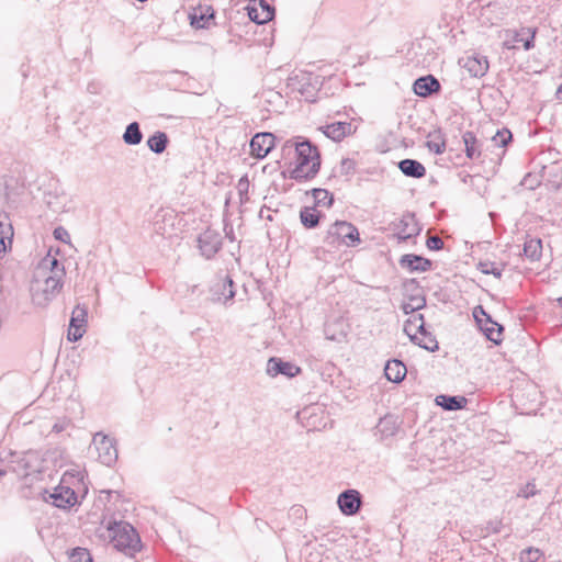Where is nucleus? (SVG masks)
<instances>
[{
    "instance_id": "dca6fc26",
    "label": "nucleus",
    "mask_w": 562,
    "mask_h": 562,
    "mask_svg": "<svg viewBox=\"0 0 562 562\" xmlns=\"http://www.w3.org/2000/svg\"><path fill=\"white\" fill-rule=\"evenodd\" d=\"M440 89L439 80L432 75L422 76L413 83L414 93L422 98H428L434 93H438Z\"/></svg>"
},
{
    "instance_id": "5fc2aeb1",
    "label": "nucleus",
    "mask_w": 562,
    "mask_h": 562,
    "mask_svg": "<svg viewBox=\"0 0 562 562\" xmlns=\"http://www.w3.org/2000/svg\"><path fill=\"white\" fill-rule=\"evenodd\" d=\"M224 231L226 233V236L231 239V240H234V235H233V227H229L227 225H225L224 227Z\"/></svg>"
},
{
    "instance_id": "13d9d810",
    "label": "nucleus",
    "mask_w": 562,
    "mask_h": 562,
    "mask_svg": "<svg viewBox=\"0 0 562 562\" xmlns=\"http://www.w3.org/2000/svg\"><path fill=\"white\" fill-rule=\"evenodd\" d=\"M88 91H89V92H95V91H94V87H92V85H89V86H88Z\"/></svg>"
},
{
    "instance_id": "8fccbe9b",
    "label": "nucleus",
    "mask_w": 562,
    "mask_h": 562,
    "mask_svg": "<svg viewBox=\"0 0 562 562\" xmlns=\"http://www.w3.org/2000/svg\"><path fill=\"white\" fill-rule=\"evenodd\" d=\"M503 527L502 520L495 519L491 520L486 525V531L487 533H498L501 532Z\"/></svg>"
},
{
    "instance_id": "4c0bfd02",
    "label": "nucleus",
    "mask_w": 562,
    "mask_h": 562,
    "mask_svg": "<svg viewBox=\"0 0 562 562\" xmlns=\"http://www.w3.org/2000/svg\"><path fill=\"white\" fill-rule=\"evenodd\" d=\"M477 269L484 274H493L497 279L502 278L503 268L499 267L496 262L490 260L480 261Z\"/></svg>"
},
{
    "instance_id": "bb28decb",
    "label": "nucleus",
    "mask_w": 562,
    "mask_h": 562,
    "mask_svg": "<svg viewBox=\"0 0 562 562\" xmlns=\"http://www.w3.org/2000/svg\"><path fill=\"white\" fill-rule=\"evenodd\" d=\"M436 404L445 411H459L465 407L468 400L461 395H438Z\"/></svg>"
},
{
    "instance_id": "f3484780",
    "label": "nucleus",
    "mask_w": 562,
    "mask_h": 562,
    "mask_svg": "<svg viewBox=\"0 0 562 562\" xmlns=\"http://www.w3.org/2000/svg\"><path fill=\"white\" fill-rule=\"evenodd\" d=\"M87 311L85 308L77 307L72 312V316L70 318V325L68 329V339L70 341H78L82 338L86 333V324H87Z\"/></svg>"
},
{
    "instance_id": "9d476101",
    "label": "nucleus",
    "mask_w": 562,
    "mask_h": 562,
    "mask_svg": "<svg viewBox=\"0 0 562 562\" xmlns=\"http://www.w3.org/2000/svg\"><path fill=\"white\" fill-rule=\"evenodd\" d=\"M276 136L270 132H260L250 139V154L257 159L265 158L274 147Z\"/></svg>"
},
{
    "instance_id": "69168bd1",
    "label": "nucleus",
    "mask_w": 562,
    "mask_h": 562,
    "mask_svg": "<svg viewBox=\"0 0 562 562\" xmlns=\"http://www.w3.org/2000/svg\"><path fill=\"white\" fill-rule=\"evenodd\" d=\"M4 475V471H0V476Z\"/></svg>"
},
{
    "instance_id": "7ed1b4c3",
    "label": "nucleus",
    "mask_w": 562,
    "mask_h": 562,
    "mask_svg": "<svg viewBox=\"0 0 562 562\" xmlns=\"http://www.w3.org/2000/svg\"><path fill=\"white\" fill-rule=\"evenodd\" d=\"M111 544L125 555L133 557L140 551L142 542L136 529L126 521L113 522L109 526Z\"/></svg>"
},
{
    "instance_id": "4d7b16f0",
    "label": "nucleus",
    "mask_w": 562,
    "mask_h": 562,
    "mask_svg": "<svg viewBox=\"0 0 562 562\" xmlns=\"http://www.w3.org/2000/svg\"><path fill=\"white\" fill-rule=\"evenodd\" d=\"M303 510H304V509H303V507H296V508H294V513H295V514H301Z\"/></svg>"
},
{
    "instance_id": "7c9ffc66",
    "label": "nucleus",
    "mask_w": 562,
    "mask_h": 562,
    "mask_svg": "<svg viewBox=\"0 0 562 562\" xmlns=\"http://www.w3.org/2000/svg\"><path fill=\"white\" fill-rule=\"evenodd\" d=\"M169 144L168 135L165 132L156 131L147 139L148 148L157 155L162 154Z\"/></svg>"
},
{
    "instance_id": "4468645a",
    "label": "nucleus",
    "mask_w": 562,
    "mask_h": 562,
    "mask_svg": "<svg viewBox=\"0 0 562 562\" xmlns=\"http://www.w3.org/2000/svg\"><path fill=\"white\" fill-rule=\"evenodd\" d=\"M266 371L270 376L282 374L288 378H294L301 372V368L292 362L283 361L280 358L272 357L268 360Z\"/></svg>"
},
{
    "instance_id": "c9c22d12",
    "label": "nucleus",
    "mask_w": 562,
    "mask_h": 562,
    "mask_svg": "<svg viewBox=\"0 0 562 562\" xmlns=\"http://www.w3.org/2000/svg\"><path fill=\"white\" fill-rule=\"evenodd\" d=\"M314 198V206H323L329 209L334 203V194L326 189L315 188L311 191Z\"/></svg>"
},
{
    "instance_id": "c03bdc74",
    "label": "nucleus",
    "mask_w": 562,
    "mask_h": 562,
    "mask_svg": "<svg viewBox=\"0 0 562 562\" xmlns=\"http://www.w3.org/2000/svg\"><path fill=\"white\" fill-rule=\"evenodd\" d=\"M427 147L430 151L440 155L446 150V142L441 139L440 134L438 135V139H432L427 142Z\"/></svg>"
},
{
    "instance_id": "680f3d73",
    "label": "nucleus",
    "mask_w": 562,
    "mask_h": 562,
    "mask_svg": "<svg viewBox=\"0 0 562 562\" xmlns=\"http://www.w3.org/2000/svg\"><path fill=\"white\" fill-rule=\"evenodd\" d=\"M259 216H260L261 218H262V217H265V215H263V210H260V212H259Z\"/></svg>"
},
{
    "instance_id": "a18cd8bd",
    "label": "nucleus",
    "mask_w": 562,
    "mask_h": 562,
    "mask_svg": "<svg viewBox=\"0 0 562 562\" xmlns=\"http://www.w3.org/2000/svg\"><path fill=\"white\" fill-rule=\"evenodd\" d=\"M538 493L536 488V484L532 482H528L524 487L518 492L519 497L529 498L535 496Z\"/></svg>"
},
{
    "instance_id": "f257e3e1",
    "label": "nucleus",
    "mask_w": 562,
    "mask_h": 562,
    "mask_svg": "<svg viewBox=\"0 0 562 562\" xmlns=\"http://www.w3.org/2000/svg\"><path fill=\"white\" fill-rule=\"evenodd\" d=\"M64 277L65 268L58 259L54 257L44 259L31 285L33 303L44 306L52 301L60 292Z\"/></svg>"
},
{
    "instance_id": "49530a36",
    "label": "nucleus",
    "mask_w": 562,
    "mask_h": 562,
    "mask_svg": "<svg viewBox=\"0 0 562 562\" xmlns=\"http://www.w3.org/2000/svg\"><path fill=\"white\" fill-rule=\"evenodd\" d=\"M71 426L70 419L64 417L57 419V422L53 425L52 431L55 434H60L65 430H67Z\"/></svg>"
},
{
    "instance_id": "ea45409f",
    "label": "nucleus",
    "mask_w": 562,
    "mask_h": 562,
    "mask_svg": "<svg viewBox=\"0 0 562 562\" xmlns=\"http://www.w3.org/2000/svg\"><path fill=\"white\" fill-rule=\"evenodd\" d=\"M70 562H92L90 552L85 548H76L69 557Z\"/></svg>"
},
{
    "instance_id": "393cba45",
    "label": "nucleus",
    "mask_w": 562,
    "mask_h": 562,
    "mask_svg": "<svg viewBox=\"0 0 562 562\" xmlns=\"http://www.w3.org/2000/svg\"><path fill=\"white\" fill-rule=\"evenodd\" d=\"M406 366L397 359L389 360L384 367V374L386 379L394 383H400L406 376Z\"/></svg>"
},
{
    "instance_id": "c85d7f7f",
    "label": "nucleus",
    "mask_w": 562,
    "mask_h": 562,
    "mask_svg": "<svg viewBox=\"0 0 562 562\" xmlns=\"http://www.w3.org/2000/svg\"><path fill=\"white\" fill-rule=\"evenodd\" d=\"M462 139L465 147V156L470 159L479 158L481 156V143L475 134L471 131H467L462 135Z\"/></svg>"
},
{
    "instance_id": "c756f323",
    "label": "nucleus",
    "mask_w": 562,
    "mask_h": 562,
    "mask_svg": "<svg viewBox=\"0 0 562 562\" xmlns=\"http://www.w3.org/2000/svg\"><path fill=\"white\" fill-rule=\"evenodd\" d=\"M323 214L318 212L315 206H304L300 211V220L305 228H315Z\"/></svg>"
},
{
    "instance_id": "a878e982",
    "label": "nucleus",
    "mask_w": 562,
    "mask_h": 562,
    "mask_svg": "<svg viewBox=\"0 0 562 562\" xmlns=\"http://www.w3.org/2000/svg\"><path fill=\"white\" fill-rule=\"evenodd\" d=\"M13 227L7 216L0 215V257L11 248Z\"/></svg>"
},
{
    "instance_id": "9b49d317",
    "label": "nucleus",
    "mask_w": 562,
    "mask_h": 562,
    "mask_svg": "<svg viewBox=\"0 0 562 562\" xmlns=\"http://www.w3.org/2000/svg\"><path fill=\"white\" fill-rule=\"evenodd\" d=\"M249 19L257 24H265L274 16V8L267 0H250L248 7Z\"/></svg>"
},
{
    "instance_id": "864d4df0",
    "label": "nucleus",
    "mask_w": 562,
    "mask_h": 562,
    "mask_svg": "<svg viewBox=\"0 0 562 562\" xmlns=\"http://www.w3.org/2000/svg\"><path fill=\"white\" fill-rule=\"evenodd\" d=\"M248 187H249L248 180L246 178H241L238 182V190H239L240 196H243L244 194H247ZM240 199L243 200V198H240Z\"/></svg>"
},
{
    "instance_id": "37998d69",
    "label": "nucleus",
    "mask_w": 562,
    "mask_h": 562,
    "mask_svg": "<svg viewBox=\"0 0 562 562\" xmlns=\"http://www.w3.org/2000/svg\"><path fill=\"white\" fill-rule=\"evenodd\" d=\"M356 171V161L350 159V158H344L341 161H340V166H339V173L341 176H346V177H349V176H352Z\"/></svg>"
},
{
    "instance_id": "052dcab7",
    "label": "nucleus",
    "mask_w": 562,
    "mask_h": 562,
    "mask_svg": "<svg viewBox=\"0 0 562 562\" xmlns=\"http://www.w3.org/2000/svg\"><path fill=\"white\" fill-rule=\"evenodd\" d=\"M558 304L562 307V296L557 299Z\"/></svg>"
},
{
    "instance_id": "a19ab883",
    "label": "nucleus",
    "mask_w": 562,
    "mask_h": 562,
    "mask_svg": "<svg viewBox=\"0 0 562 562\" xmlns=\"http://www.w3.org/2000/svg\"><path fill=\"white\" fill-rule=\"evenodd\" d=\"M513 135L509 130L503 128L502 131H497L495 136L493 137V142L498 147H505L512 142Z\"/></svg>"
},
{
    "instance_id": "5701e85b",
    "label": "nucleus",
    "mask_w": 562,
    "mask_h": 562,
    "mask_svg": "<svg viewBox=\"0 0 562 562\" xmlns=\"http://www.w3.org/2000/svg\"><path fill=\"white\" fill-rule=\"evenodd\" d=\"M173 213L172 211L168 209H159L151 222L153 231L157 235L164 236L167 232V225L172 226L173 225Z\"/></svg>"
},
{
    "instance_id": "20e7f679",
    "label": "nucleus",
    "mask_w": 562,
    "mask_h": 562,
    "mask_svg": "<svg viewBox=\"0 0 562 562\" xmlns=\"http://www.w3.org/2000/svg\"><path fill=\"white\" fill-rule=\"evenodd\" d=\"M360 241L358 228L346 221H336L329 226L324 237V243L330 247H338L340 245L355 247Z\"/></svg>"
},
{
    "instance_id": "e2e57ef3",
    "label": "nucleus",
    "mask_w": 562,
    "mask_h": 562,
    "mask_svg": "<svg viewBox=\"0 0 562 562\" xmlns=\"http://www.w3.org/2000/svg\"><path fill=\"white\" fill-rule=\"evenodd\" d=\"M265 217H267L268 220H272L271 215H268V214H265Z\"/></svg>"
},
{
    "instance_id": "ddd939ff",
    "label": "nucleus",
    "mask_w": 562,
    "mask_h": 562,
    "mask_svg": "<svg viewBox=\"0 0 562 562\" xmlns=\"http://www.w3.org/2000/svg\"><path fill=\"white\" fill-rule=\"evenodd\" d=\"M337 504L344 515H356L362 504L361 494L357 490H346L338 495Z\"/></svg>"
},
{
    "instance_id": "1a4fd4ad",
    "label": "nucleus",
    "mask_w": 562,
    "mask_h": 562,
    "mask_svg": "<svg viewBox=\"0 0 562 562\" xmlns=\"http://www.w3.org/2000/svg\"><path fill=\"white\" fill-rule=\"evenodd\" d=\"M223 246L222 235L212 228L205 229L198 237V247L200 254L205 259L210 260L221 250Z\"/></svg>"
},
{
    "instance_id": "b1692460",
    "label": "nucleus",
    "mask_w": 562,
    "mask_h": 562,
    "mask_svg": "<svg viewBox=\"0 0 562 562\" xmlns=\"http://www.w3.org/2000/svg\"><path fill=\"white\" fill-rule=\"evenodd\" d=\"M464 68L472 77H483L488 70L487 58L483 55L469 56L464 63Z\"/></svg>"
},
{
    "instance_id": "423d86ee",
    "label": "nucleus",
    "mask_w": 562,
    "mask_h": 562,
    "mask_svg": "<svg viewBox=\"0 0 562 562\" xmlns=\"http://www.w3.org/2000/svg\"><path fill=\"white\" fill-rule=\"evenodd\" d=\"M290 81L291 87L297 90L306 101H315V97L322 85L319 76L313 75L311 72H302L291 77Z\"/></svg>"
},
{
    "instance_id": "72a5a7b5",
    "label": "nucleus",
    "mask_w": 562,
    "mask_h": 562,
    "mask_svg": "<svg viewBox=\"0 0 562 562\" xmlns=\"http://www.w3.org/2000/svg\"><path fill=\"white\" fill-rule=\"evenodd\" d=\"M524 254L531 261L539 260L542 254V240L540 238L527 239L524 244Z\"/></svg>"
},
{
    "instance_id": "e433bc0d",
    "label": "nucleus",
    "mask_w": 562,
    "mask_h": 562,
    "mask_svg": "<svg viewBox=\"0 0 562 562\" xmlns=\"http://www.w3.org/2000/svg\"><path fill=\"white\" fill-rule=\"evenodd\" d=\"M378 431L383 437H390L395 435L397 430V424L393 416H385L380 419L379 424L376 425Z\"/></svg>"
},
{
    "instance_id": "412c9836",
    "label": "nucleus",
    "mask_w": 562,
    "mask_h": 562,
    "mask_svg": "<svg viewBox=\"0 0 562 562\" xmlns=\"http://www.w3.org/2000/svg\"><path fill=\"white\" fill-rule=\"evenodd\" d=\"M351 130L352 125L348 122H334L321 127L323 134L335 142H340Z\"/></svg>"
},
{
    "instance_id": "f03ea898",
    "label": "nucleus",
    "mask_w": 562,
    "mask_h": 562,
    "mask_svg": "<svg viewBox=\"0 0 562 562\" xmlns=\"http://www.w3.org/2000/svg\"><path fill=\"white\" fill-rule=\"evenodd\" d=\"M296 165L290 172V178L299 182L314 178L321 168V154L308 139L294 144Z\"/></svg>"
},
{
    "instance_id": "58836bf2",
    "label": "nucleus",
    "mask_w": 562,
    "mask_h": 562,
    "mask_svg": "<svg viewBox=\"0 0 562 562\" xmlns=\"http://www.w3.org/2000/svg\"><path fill=\"white\" fill-rule=\"evenodd\" d=\"M543 555L542 551L538 548L529 547L520 552V562H538Z\"/></svg>"
},
{
    "instance_id": "4be33fe9",
    "label": "nucleus",
    "mask_w": 562,
    "mask_h": 562,
    "mask_svg": "<svg viewBox=\"0 0 562 562\" xmlns=\"http://www.w3.org/2000/svg\"><path fill=\"white\" fill-rule=\"evenodd\" d=\"M397 168L404 176L414 179H422L426 175L425 166L420 161L412 158L400 160L397 162Z\"/></svg>"
},
{
    "instance_id": "6e6d98bb",
    "label": "nucleus",
    "mask_w": 562,
    "mask_h": 562,
    "mask_svg": "<svg viewBox=\"0 0 562 562\" xmlns=\"http://www.w3.org/2000/svg\"><path fill=\"white\" fill-rule=\"evenodd\" d=\"M557 98L562 101V85L559 87L557 91Z\"/></svg>"
},
{
    "instance_id": "603ef678",
    "label": "nucleus",
    "mask_w": 562,
    "mask_h": 562,
    "mask_svg": "<svg viewBox=\"0 0 562 562\" xmlns=\"http://www.w3.org/2000/svg\"><path fill=\"white\" fill-rule=\"evenodd\" d=\"M417 325L418 324H411V329L407 331H404L411 339V341H417L418 339V331H417Z\"/></svg>"
},
{
    "instance_id": "f8f14e48",
    "label": "nucleus",
    "mask_w": 562,
    "mask_h": 562,
    "mask_svg": "<svg viewBox=\"0 0 562 562\" xmlns=\"http://www.w3.org/2000/svg\"><path fill=\"white\" fill-rule=\"evenodd\" d=\"M45 499L58 508L68 509L77 503V494L71 487L59 484Z\"/></svg>"
},
{
    "instance_id": "09e8293b",
    "label": "nucleus",
    "mask_w": 562,
    "mask_h": 562,
    "mask_svg": "<svg viewBox=\"0 0 562 562\" xmlns=\"http://www.w3.org/2000/svg\"><path fill=\"white\" fill-rule=\"evenodd\" d=\"M53 234L57 240H60L63 243H68L70 240L69 233L61 226L56 227Z\"/></svg>"
},
{
    "instance_id": "2f4dec72",
    "label": "nucleus",
    "mask_w": 562,
    "mask_h": 562,
    "mask_svg": "<svg viewBox=\"0 0 562 562\" xmlns=\"http://www.w3.org/2000/svg\"><path fill=\"white\" fill-rule=\"evenodd\" d=\"M122 139L126 145L136 146L143 140V132L138 122H132L126 127L122 135Z\"/></svg>"
},
{
    "instance_id": "3c124183",
    "label": "nucleus",
    "mask_w": 562,
    "mask_h": 562,
    "mask_svg": "<svg viewBox=\"0 0 562 562\" xmlns=\"http://www.w3.org/2000/svg\"><path fill=\"white\" fill-rule=\"evenodd\" d=\"M417 325L418 324H411V329L407 331H404L411 339V341H417L418 339V331H417Z\"/></svg>"
},
{
    "instance_id": "de8ad7c7",
    "label": "nucleus",
    "mask_w": 562,
    "mask_h": 562,
    "mask_svg": "<svg viewBox=\"0 0 562 562\" xmlns=\"http://www.w3.org/2000/svg\"><path fill=\"white\" fill-rule=\"evenodd\" d=\"M426 246L429 250H440L443 248V241L438 236H429L426 240Z\"/></svg>"
},
{
    "instance_id": "6ab92c4d",
    "label": "nucleus",
    "mask_w": 562,
    "mask_h": 562,
    "mask_svg": "<svg viewBox=\"0 0 562 562\" xmlns=\"http://www.w3.org/2000/svg\"><path fill=\"white\" fill-rule=\"evenodd\" d=\"M396 236L398 240L405 241L414 236H417L420 228L417 227V222L413 213H406L402 216L396 225Z\"/></svg>"
},
{
    "instance_id": "bf43d9fd",
    "label": "nucleus",
    "mask_w": 562,
    "mask_h": 562,
    "mask_svg": "<svg viewBox=\"0 0 562 562\" xmlns=\"http://www.w3.org/2000/svg\"><path fill=\"white\" fill-rule=\"evenodd\" d=\"M88 91H89V92H95V91H94V87H92V85H89V86H88Z\"/></svg>"
},
{
    "instance_id": "473e14b6",
    "label": "nucleus",
    "mask_w": 562,
    "mask_h": 562,
    "mask_svg": "<svg viewBox=\"0 0 562 562\" xmlns=\"http://www.w3.org/2000/svg\"><path fill=\"white\" fill-rule=\"evenodd\" d=\"M537 29L521 27L515 36L516 43H521L526 50H530L535 46V36Z\"/></svg>"
},
{
    "instance_id": "2eb2a0df",
    "label": "nucleus",
    "mask_w": 562,
    "mask_h": 562,
    "mask_svg": "<svg viewBox=\"0 0 562 562\" xmlns=\"http://www.w3.org/2000/svg\"><path fill=\"white\" fill-rule=\"evenodd\" d=\"M213 299L218 302L226 303L235 296V284L233 279L226 274L220 278L211 289Z\"/></svg>"
},
{
    "instance_id": "f704fd0d",
    "label": "nucleus",
    "mask_w": 562,
    "mask_h": 562,
    "mask_svg": "<svg viewBox=\"0 0 562 562\" xmlns=\"http://www.w3.org/2000/svg\"><path fill=\"white\" fill-rule=\"evenodd\" d=\"M413 342L430 352L437 351L439 349V344L435 335H432L426 328L424 331H418V339L417 341Z\"/></svg>"
},
{
    "instance_id": "aec40b11",
    "label": "nucleus",
    "mask_w": 562,
    "mask_h": 562,
    "mask_svg": "<svg viewBox=\"0 0 562 562\" xmlns=\"http://www.w3.org/2000/svg\"><path fill=\"white\" fill-rule=\"evenodd\" d=\"M215 16V12L212 7H198L190 13V23L195 29H205L209 26L210 21Z\"/></svg>"
},
{
    "instance_id": "79ce46f5",
    "label": "nucleus",
    "mask_w": 562,
    "mask_h": 562,
    "mask_svg": "<svg viewBox=\"0 0 562 562\" xmlns=\"http://www.w3.org/2000/svg\"><path fill=\"white\" fill-rule=\"evenodd\" d=\"M418 324L417 325V331H424L425 326V319L423 314H412V316L405 322L404 324V331H407L411 329V324Z\"/></svg>"
},
{
    "instance_id": "0e129e2a",
    "label": "nucleus",
    "mask_w": 562,
    "mask_h": 562,
    "mask_svg": "<svg viewBox=\"0 0 562 562\" xmlns=\"http://www.w3.org/2000/svg\"><path fill=\"white\" fill-rule=\"evenodd\" d=\"M265 217H267L268 220H272L271 215H268V214H265Z\"/></svg>"
},
{
    "instance_id": "39448f33",
    "label": "nucleus",
    "mask_w": 562,
    "mask_h": 562,
    "mask_svg": "<svg viewBox=\"0 0 562 562\" xmlns=\"http://www.w3.org/2000/svg\"><path fill=\"white\" fill-rule=\"evenodd\" d=\"M473 317L484 336L495 345L502 342V334L504 327L497 322L493 321L491 315L483 308L482 305H477L473 310Z\"/></svg>"
},
{
    "instance_id": "cd10ccee",
    "label": "nucleus",
    "mask_w": 562,
    "mask_h": 562,
    "mask_svg": "<svg viewBox=\"0 0 562 562\" xmlns=\"http://www.w3.org/2000/svg\"><path fill=\"white\" fill-rule=\"evenodd\" d=\"M324 334L326 339L341 342L347 336L346 325L344 321L336 319L333 323L325 324Z\"/></svg>"
},
{
    "instance_id": "6e6552de",
    "label": "nucleus",
    "mask_w": 562,
    "mask_h": 562,
    "mask_svg": "<svg viewBox=\"0 0 562 562\" xmlns=\"http://www.w3.org/2000/svg\"><path fill=\"white\" fill-rule=\"evenodd\" d=\"M92 443L98 452V459L102 464L111 467L117 461L119 453L114 439L101 432H97L93 436Z\"/></svg>"
},
{
    "instance_id": "a211bd4d",
    "label": "nucleus",
    "mask_w": 562,
    "mask_h": 562,
    "mask_svg": "<svg viewBox=\"0 0 562 562\" xmlns=\"http://www.w3.org/2000/svg\"><path fill=\"white\" fill-rule=\"evenodd\" d=\"M398 263L401 268L406 269L409 272H426L432 267L431 260L415 254L403 255L400 258Z\"/></svg>"
},
{
    "instance_id": "0eeeda50",
    "label": "nucleus",
    "mask_w": 562,
    "mask_h": 562,
    "mask_svg": "<svg viewBox=\"0 0 562 562\" xmlns=\"http://www.w3.org/2000/svg\"><path fill=\"white\" fill-rule=\"evenodd\" d=\"M405 293H409L408 302H404L401 308L404 314L409 315L426 306V297L423 289L416 279H408L403 284Z\"/></svg>"
}]
</instances>
